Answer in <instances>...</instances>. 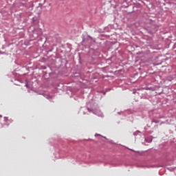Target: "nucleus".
I'll return each mask as SVG.
<instances>
[{"instance_id": "obj_1", "label": "nucleus", "mask_w": 176, "mask_h": 176, "mask_svg": "<svg viewBox=\"0 0 176 176\" xmlns=\"http://www.w3.org/2000/svg\"><path fill=\"white\" fill-rule=\"evenodd\" d=\"M87 111L89 112H91L94 115H97V116H102V113L101 112V111L100 109H98V108L97 107V104L91 105V107H87Z\"/></svg>"}, {"instance_id": "obj_2", "label": "nucleus", "mask_w": 176, "mask_h": 176, "mask_svg": "<svg viewBox=\"0 0 176 176\" xmlns=\"http://www.w3.org/2000/svg\"><path fill=\"white\" fill-rule=\"evenodd\" d=\"M38 36L39 34H38L36 30L33 31L32 34H30V38L31 41H35V39H37Z\"/></svg>"}, {"instance_id": "obj_3", "label": "nucleus", "mask_w": 176, "mask_h": 176, "mask_svg": "<svg viewBox=\"0 0 176 176\" xmlns=\"http://www.w3.org/2000/svg\"><path fill=\"white\" fill-rule=\"evenodd\" d=\"M38 23H39V19H38L37 16H34L32 19V23L34 24V25H36V24H38Z\"/></svg>"}, {"instance_id": "obj_4", "label": "nucleus", "mask_w": 176, "mask_h": 176, "mask_svg": "<svg viewBox=\"0 0 176 176\" xmlns=\"http://www.w3.org/2000/svg\"><path fill=\"white\" fill-rule=\"evenodd\" d=\"M82 45H89V38L82 37Z\"/></svg>"}, {"instance_id": "obj_5", "label": "nucleus", "mask_w": 176, "mask_h": 176, "mask_svg": "<svg viewBox=\"0 0 176 176\" xmlns=\"http://www.w3.org/2000/svg\"><path fill=\"white\" fill-rule=\"evenodd\" d=\"M140 133H141V131H135V132L133 133V135H134L135 137H137V135H138V134H140Z\"/></svg>"}, {"instance_id": "obj_6", "label": "nucleus", "mask_w": 176, "mask_h": 176, "mask_svg": "<svg viewBox=\"0 0 176 176\" xmlns=\"http://www.w3.org/2000/svg\"><path fill=\"white\" fill-rule=\"evenodd\" d=\"M153 123H155V124L159 123V120H153L151 121V124H153Z\"/></svg>"}, {"instance_id": "obj_7", "label": "nucleus", "mask_w": 176, "mask_h": 176, "mask_svg": "<svg viewBox=\"0 0 176 176\" xmlns=\"http://www.w3.org/2000/svg\"><path fill=\"white\" fill-rule=\"evenodd\" d=\"M147 133H148V134H152V133H153V131H148Z\"/></svg>"}, {"instance_id": "obj_8", "label": "nucleus", "mask_w": 176, "mask_h": 176, "mask_svg": "<svg viewBox=\"0 0 176 176\" xmlns=\"http://www.w3.org/2000/svg\"><path fill=\"white\" fill-rule=\"evenodd\" d=\"M4 122H8V118L7 117H4Z\"/></svg>"}, {"instance_id": "obj_9", "label": "nucleus", "mask_w": 176, "mask_h": 176, "mask_svg": "<svg viewBox=\"0 0 176 176\" xmlns=\"http://www.w3.org/2000/svg\"><path fill=\"white\" fill-rule=\"evenodd\" d=\"M147 142H148V144H151V142H152V139H151L150 140L147 141Z\"/></svg>"}, {"instance_id": "obj_10", "label": "nucleus", "mask_w": 176, "mask_h": 176, "mask_svg": "<svg viewBox=\"0 0 176 176\" xmlns=\"http://www.w3.org/2000/svg\"><path fill=\"white\" fill-rule=\"evenodd\" d=\"M6 52H0V54H5Z\"/></svg>"}, {"instance_id": "obj_11", "label": "nucleus", "mask_w": 176, "mask_h": 176, "mask_svg": "<svg viewBox=\"0 0 176 176\" xmlns=\"http://www.w3.org/2000/svg\"><path fill=\"white\" fill-rule=\"evenodd\" d=\"M88 36L90 38V39H93V37H91L90 35H88Z\"/></svg>"}, {"instance_id": "obj_12", "label": "nucleus", "mask_w": 176, "mask_h": 176, "mask_svg": "<svg viewBox=\"0 0 176 176\" xmlns=\"http://www.w3.org/2000/svg\"><path fill=\"white\" fill-rule=\"evenodd\" d=\"M97 135H100V134H97V133H96V134L95 135V137H97Z\"/></svg>"}, {"instance_id": "obj_13", "label": "nucleus", "mask_w": 176, "mask_h": 176, "mask_svg": "<svg viewBox=\"0 0 176 176\" xmlns=\"http://www.w3.org/2000/svg\"><path fill=\"white\" fill-rule=\"evenodd\" d=\"M25 87H28V84H25Z\"/></svg>"}, {"instance_id": "obj_14", "label": "nucleus", "mask_w": 176, "mask_h": 176, "mask_svg": "<svg viewBox=\"0 0 176 176\" xmlns=\"http://www.w3.org/2000/svg\"><path fill=\"white\" fill-rule=\"evenodd\" d=\"M2 49H5V46H3V47H2Z\"/></svg>"}, {"instance_id": "obj_15", "label": "nucleus", "mask_w": 176, "mask_h": 176, "mask_svg": "<svg viewBox=\"0 0 176 176\" xmlns=\"http://www.w3.org/2000/svg\"><path fill=\"white\" fill-rule=\"evenodd\" d=\"M0 118H2V115H0Z\"/></svg>"}, {"instance_id": "obj_16", "label": "nucleus", "mask_w": 176, "mask_h": 176, "mask_svg": "<svg viewBox=\"0 0 176 176\" xmlns=\"http://www.w3.org/2000/svg\"><path fill=\"white\" fill-rule=\"evenodd\" d=\"M130 151H134V150H133V149H130Z\"/></svg>"}, {"instance_id": "obj_17", "label": "nucleus", "mask_w": 176, "mask_h": 176, "mask_svg": "<svg viewBox=\"0 0 176 176\" xmlns=\"http://www.w3.org/2000/svg\"><path fill=\"white\" fill-rule=\"evenodd\" d=\"M94 42L96 43V40H94Z\"/></svg>"}]
</instances>
